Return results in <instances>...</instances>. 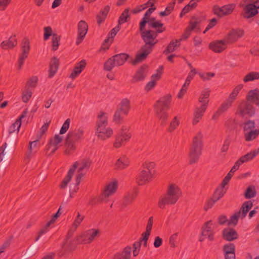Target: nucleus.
I'll list each match as a JSON object with an SVG mask.
<instances>
[{
    "label": "nucleus",
    "mask_w": 259,
    "mask_h": 259,
    "mask_svg": "<svg viewBox=\"0 0 259 259\" xmlns=\"http://www.w3.org/2000/svg\"><path fill=\"white\" fill-rule=\"evenodd\" d=\"M146 26H139V32L145 44L140 48L132 63L136 65L144 61L152 51L154 46L158 42L156 39L159 33L163 32V30L145 29Z\"/></svg>",
    "instance_id": "1"
},
{
    "label": "nucleus",
    "mask_w": 259,
    "mask_h": 259,
    "mask_svg": "<svg viewBox=\"0 0 259 259\" xmlns=\"http://www.w3.org/2000/svg\"><path fill=\"white\" fill-rule=\"evenodd\" d=\"M28 110L23 111L20 117L9 128V135L7 138V142H5L0 147V162L7 159L12 151V147L14 142H17V136L21 125V120L26 117Z\"/></svg>",
    "instance_id": "2"
},
{
    "label": "nucleus",
    "mask_w": 259,
    "mask_h": 259,
    "mask_svg": "<svg viewBox=\"0 0 259 259\" xmlns=\"http://www.w3.org/2000/svg\"><path fill=\"white\" fill-rule=\"evenodd\" d=\"M171 101V96L167 94L160 98L154 105L156 117L161 126H165L167 124L168 118L167 111L170 109Z\"/></svg>",
    "instance_id": "3"
},
{
    "label": "nucleus",
    "mask_w": 259,
    "mask_h": 259,
    "mask_svg": "<svg viewBox=\"0 0 259 259\" xmlns=\"http://www.w3.org/2000/svg\"><path fill=\"white\" fill-rule=\"evenodd\" d=\"M182 195L179 187L175 184H170L166 192L161 196L158 200L157 205L160 209H163L165 206L176 204Z\"/></svg>",
    "instance_id": "4"
},
{
    "label": "nucleus",
    "mask_w": 259,
    "mask_h": 259,
    "mask_svg": "<svg viewBox=\"0 0 259 259\" xmlns=\"http://www.w3.org/2000/svg\"><path fill=\"white\" fill-rule=\"evenodd\" d=\"M202 139L203 135L201 132L198 133L193 138L188 154L190 164H193L198 162L202 155L203 147Z\"/></svg>",
    "instance_id": "5"
},
{
    "label": "nucleus",
    "mask_w": 259,
    "mask_h": 259,
    "mask_svg": "<svg viewBox=\"0 0 259 259\" xmlns=\"http://www.w3.org/2000/svg\"><path fill=\"white\" fill-rule=\"evenodd\" d=\"M105 113L103 111L100 112L98 115L99 120L96 122V128L95 135L97 136L99 140L102 141L106 140L110 138L113 134L112 129L109 127H107L108 125V121L106 117L104 116Z\"/></svg>",
    "instance_id": "6"
},
{
    "label": "nucleus",
    "mask_w": 259,
    "mask_h": 259,
    "mask_svg": "<svg viewBox=\"0 0 259 259\" xmlns=\"http://www.w3.org/2000/svg\"><path fill=\"white\" fill-rule=\"evenodd\" d=\"M84 134L82 128H78L75 131H69L65 140V146L66 149L65 153L70 154L76 149L75 142L81 139Z\"/></svg>",
    "instance_id": "7"
},
{
    "label": "nucleus",
    "mask_w": 259,
    "mask_h": 259,
    "mask_svg": "<svg viewBox=\"0 0 259 259\" xmlns=\"http://www.w3.org/2000/svg\"><path fill=\"white\" fill-rule=\"evenodd\" d=\"M154 165L155 164L153 162H145L143 163V169L140 172L137 179L139 185H143L151 180L152 170L154 168Z\"/></svg>",
    "instance_id": "8"
},
{
    "label": "nucleus",
    "mask_w": 259,
    "mask_h": 259,
    "mask_svg": "<svg viewBox=\"0 0 259 259\" xmlns=\"http://www.w3.org/2000/svg\"><path fill=\"white\" fill-rule=\"evenodd\" d=\"M129 57L130 55L126 53L115 55L105 62L104 69L106 71H110L114 66L122 65Z\"/></svg>",
    "instance_id": "9"
},
{
    "label": "nucleus",
    "mask_w": 259,
    "mask_h": 259,
    "mask_svg": "<svg viewBox=\"0 0 259 259\" xmlns=\"http://www.w3.org/2000/svg\"><path fill=\"white\" fill-rule=\"evenodd\" d=\"M117 182L114 181L107 185L103 193L98 198H93L89 202L88 205H94L98 203L106 201V198L115 192L117 189Z\"/></svg>",
    "instance_id": "10"
},
{
    "label": "nucleus",
    "mask_w": 259,
    "mask_h": 259,
    "mask_svg": "<svg viewBox=\"0 0 259 259\" xmlns=\"http://www.w3.org/2000/svg\"><path fill=\"white\" fill-rule=\"evenodd\" d=\"M131 136L132 135L129 132V127L126 126H122L121 130L115 136L114 147L118 148L125 145L130 140Z\"/></svg>",
    "instance_id": "11"
},
{
    "label": "nucleus",
    "mask_w": 259,
    "mask_h": 259,
    "mask_svg": "<svg viewBox=\"0 0 259 259\" xmlns=\"http://www.w3.org/2000/svg\"><path fill=\"white\" fill-rule=\"evenodd\" d=\"M21 47L22 49V53L18 58V70H20L21 69L25 60L28 57L29 53L30 47V41L28 37H25L22 39L21 44Z\"/></svg>",
    "instance_id": "12"
},
{
    "label": "nucleus",
    "mask_w": 259,
    "mask_h": 259,
    "mask_svg": "<svg viewBox=\"0 0 259 259\" xmlns=\"http://www.w3.org/2000/svg\"><path fill=\"white\" fill-rule=\"evenodd\" d=\"M235 7L236 5L234 4H229L221 7L218 5H214L213 6L212 11L214 14L219 17H222L231 14L235 9Z\"/></svg>",
    "instance_id": "13"
},
{
    "label": "nucleus",
    "mask_w": 259,
    "mask_h": 259,
    "mask_svg": "<svg viewBox=\"0 0 259 259\" xmlns=\"http://www.w3.org/2000/svg\"><path fill=\"white\" fill-rule=\"evenodd\" d=\"M239 7L243 8L241 15L245 19L252 18L258 13V11L256 9L254 4L249 3L245 5L240 3L239 4Z\"/></svg>",
    "instance_id": "14"
},
{
    "label": "nucleus",
    "mask_w": 259,
    "mask_h": 259,
    "mask_svg": "<svg viewBox=\"0 0 259 259\" xmlns=\"http://www.w3.org/2000/svg\"><path fill=\"white\" fill-rule=\"evenodd\" d=\"M239 114L242 117L247 116L251 117L255 113V109L249 102H243L239 106Z\"/></svg>",
    "instance_id": "15"
},
{
    "label": "nucleus",
    "mask_w": 259,
    "mask_h": 259,
    "mask_svg": "<svg viewBox=\"0 0 259 259\" xmlns=\"http://www.w3.org/2000/svg\"><path fill=\"white\" fill-rule=\"evenodd\" d=\"M148 68L147 65L143 64L138 68L131 80V83H136L144 80L147 75Z\"/></svg>",
    "instance_id": "16"
},
{
    "label": "nucleus",
    "mask_w": 259,
    "mask_h": 259,
    "mask_svg": "<svg viewBox=\"0 0 259 259\" xmlns=\"http://www.w3.org/2000/svg\"><path fill=\"white\" fill-rule=\"evenodd\" d=\"M244 30L241 29H233L229 31L225 37V41L228 44H233L243 36Z\"/></svg>",
    "instance_id": "17"
},
{
    "label": "nucleus",
    "mask_w": 259,
    "mask_h": 259,
    "mask_svg": "<svg viewBox=\"0 0 259 259\" xmlns=\"http://www.w3.org/2000/svg\"><path fill=\"white\" fill-rule=\"evenodd\" d=\"M259 154V147L256 149L251 151L250 152L247 153L245 155L242 156L235 163L234 168L233 169H238L241 163L250 161L252 160L255 157Z\"/></svg>",
    "instance_id": "18"
},
{
    "label": "nucleus",
    "mask_w": 259,
    "mask_h": 259,
    "mask_svg": "<svg viewBox=\"0 0 259 259\" xmlns=\"http://www.w3.org/2000/svg\"><path fill=\"white\" fill-rule=\"evenodd\" d=\"M227 42L225 39L216 40L211 42L209 44V48L215 53H221L227 48Z\"/></svg>",
    "instance_id": "19"
},
{
    "label": "nucleus",
    "mask_w": 259,
    "mask_h": 259,
    "mask_svg": "<svg viewBox=\"0 0 259 259\" xmlns=\"http://www.w3.org/2000/svg\"><path fill=\"white\" fill-rule=\"evenodd\" d=\"M212 225V221H209L205 222L201 228V235L207 236L210 241H213L214 240V233L211 227Z\"/></svg>",
    "instance_id": "20"
},
{
    "label": "nucleus",
    "mask_w": 259,
    "mask_h": 259,
    "mask_svg": "<svg viewBox=\"0 0 259 259\" xmlns=\"http://www.w3.org/2000/svg\"><path fill=\"white\" fill-rule=\"evenodd\" d=\"M246 101L259 106V89L256 88L249 91L246 97Z\"/></svg>",
    "instance_id": "21"
},
{
    "label": "nucleus",
    "mask_w": 259,
    "mask_h": 259,
    "mask_svg": "<svg viewBox=\"0 0 259 259\" xmlns=\"http://www.w3.org/2000/svg\"><path fill=\"white\" fill-rule=\"evenodd\" d=\"M225 259H235V246L233 243H228L223 247Z\"/></svg>",
    "instance_id": "22"
},
{
    "label": "nucleus",
    "mask_w": 259,
    "mask_h": 259,
    "mask_svg": "<svg viewBox=\"0 0 259 259\" xmlns=\"http://www.w3.org/2000/svg\"><path fill=\"white\" fill-rule=\"evenodd\" d=\"M222 237L226 241H232L238 238V234L235 229L228 228L222 231Z\"/></svg>",
    "instance_id": "23"
},
{
    "label": "nucleus",
    "mask_w": 259,
    "mask_h": 259,
    "mask_svg": "<svg viewBox=\"0 0 259 259\" xmlns=\"http://www.w3.org/2000/svg\"><path fill=\"white\" fill-rule=\"evenodd\" d=\"M99 233V230L96 229H91L84 232L81 236L82 238V243L84 244L90 243L92 242L95 237Z\"/></svg>",
    "instance_id": "24"
},
{
    "label": "nucleus",
    "mask_w": 259,
    "mask_h": 259,
    "mask_svg": "<svg viewBox=\"0 0 259 259\" xmlns=\"http://www.w3.org/2000/svg\"><path fill=\"white\" fill-rule=\"evenodd\" d=\"M59 66V59L56 56H54L51 60L48 77L49 78L53 77L56 73Z\"/></svg>",
    "instance_id": "25"
},
{
    "label": "nucleus",
    "mask_w": 259,
    "mask_h": 259,
    "mask_svg": "<svg viewBox=\"0 0 259 259\" xmlns=\"http://www.w3.org/2000/svg\"><path fill=\"white\" fill-rule=\"evenodd\" d=\"M110 10V7L109 5H106L96 15V17L98 25H100L105 21Z\"/></svg>",
    "instance_id": "26"
},
{
    "label": "nucleus",
    "mask_w": 259,
    "mask_h": 259,
    "mask_svg": "<svg viewBox=\"0 0 259 259\" xmlns=\"http://www.w3.org/2000/svg\"><path fill=\"white\" fill-rule=\"evenodd\" d=\"M147 20L148 22L147 23L148 24V27L149 28L155 30H163V31L166 30V28L164 26L163 24L161 23L159 21H156L154 17L149 18Z\"/></svg>",
    "instance_id": "27"
},
{
    "label": "nucleus",
    "mask_w": 259,
    "mask_h": 259,
    "mask_svg": "<svg viewBox=\"0 0 259 259\" xmlns=\"http://www.w3.org/2000/svg\"><path fill=\"white\" fill-rule=\"evenodd\" d=\"M130 108V100L127 98H124L121 100L116 110L122 112L124 115H126L128 113Z\"/></svg>",
    "instance_id": "28"
},
{
    "label": "nucleus",
    "mask_w": 259,
    "mask_h": 259,
    "mask_svg": "<svg viewBox=\"0 0 259 259\" xmlns=\"http://www.w3.org/2000/svg\"><path fill=\"white\" fill-rule=\"evenodd\" d=\"M130 164L128 158L123 155L121 156L115 162L114 168L116 170H122L127 167Z\"/></svg>",
    "instance_id": "29"
},
{
    "label": "nucleus",
    "mask_w": 259,
    "mask_h": 259,
    "mask_svg": "<svg viewBox=\"0 0 259 259\" xmlns=\"http://www.w3.org/2000/svg\"><path fill=\"white\" fill-rule=\"evenodd\" d=\"M17 45V40L16 38V35L11 36L8 40L3 41L1 47L3 49H11Z\"/></svg>",
    "instance_id": "30"
},
{
    "label": "nucleus",
    "mask_w": 259,
    "mask_h": 259,
    "mask_svg": "<svg viewBox=\"0 0 259 259\" xmlns=\"http://www.w3.org/2000/svg\"><path fill=\"white\" fill-rule=\"evenodd\" d=\"M206 108L207 107H205V105H201L200 107L196 108L194 112V118L192 122L193 125H195L199 122Z\"/></svg>",
    "instance_id": "31"
},
{
    "label": "nucleus",
    "mask_w": 259,
    "mask_h": 259,
    "mask_svg": "<svg viewBox=\"0 0 259 259\" xmlns=\"http://www.w3.org/2000/svg\"><path fill=\"white\" fill-rule=\"evenodd\" d=\"M253 206V203L250 200L246 201L243 202L242 204L240 210L238 211H240L241 218H244L247 212L250 210Z\"/></svg>",
    "instance_id": "32"
},
{
    "label": "nucleus",
    "mask_w": 259,
    "mask_h": 259,
    "mask_svg": "<svg viewBox=\"0 0 259 259\" xmlns=\"http://www.w3.org/2000/svg\"><path fill=\"white\" fill-rule=\"evenodd\" d=\"M131 251L132 248L130 246H126L121 253L115 254L113 257V259H130Z\"/></svg>",
    "instance_id": "33"
},
{
    "label": "nucleus",
    "mask_w": 259,
    "mask_h": 259,
    "mask_svg": "<svg viewBox=\"0 0 259 259\" xmlns=\"http://www.w3.org/2000/svg\"><path fill=\"white\" fill-rule=\"evenodd\" d=\"M210 90L208 88L205 89L203 90L199 98V102L202 103V105H205V107H207L209 102V97L210 96Z\"/></svg>",
    "instance_id": "34"
},
{
    "label": "nucleus",
    "mask_w": 259,
    "mask_h": 259,
    "mask_svg": "<svg viewBox=\"0 0 259 259\" xmlns=\"http://www.w3.org/2000/svg\"><path fill=\"white\" fill-rule=\"evenodd\" d=\"M259 136V128H255L244 133V139L247 142L256 139Z\"/></svg>",
    "instance_id": "35"
},
{
    "label": "nucleus",
    "mask_w": 259,
    "mask_h": 259,
    "mask_svg": "<svg viewBox=\"0 0 259 259\" xmlns=\"http://www.w3.org/2000/svg\"><path fill=\"white\" fill-rule=\"evenodd\" d=\"M137 196V193L136 192L128 193L126 195L123 200L122 208H125L127 205L132 204L134 200L136 199Z\"/></svg>",
    "instance_id": "36"
},
{
    "label": "nucleus",
    "mask_w": 259,
    "mask_h": 259,
    "mask_svg": "<svg viewBox=\"0 0 259 259\" xmlns=\"http://www.w3.org/2000/svg\"><path fill=\"white\" fill-rule=\"evenodd\" d=\"M88 30V25L83 20H81L78 24V34L85 36Z\"/></svg>",
    "instance_id": "37"
},
{
    "label": "nucleus",
    "mask_w": 259,
    "mask_h": 259,
    "mask_svg": "<svg viewBox=\"0 0 259 259\" xmlns=\"http://www.w3.org/2000/svg\"><path fill=\"white\" fill-rule=\"evenodd\" d=\"M130 8L125 9L121 13L118 19V25H121L127 22L130 19V15L129 14Z\"/></svg>",
    "instance_id": "38"
},
{
    "label": "nucleus",
    "mask_w": 259,
    "mask_h": 259,
    "mask_svg": "<svg viewBox=\"0 0 259 259\" xmlns=\"http://www.w3.org/2000/svg\"><path fill=\"white\" fill-rule=\"evenodd\" d=\"M155 10L156 8H150L147 10L144 14V17L142 19L139 23V26H146L147 23L148 22L147 20L149 18L152 12Z\"/></svg>",
    "instance_id": "39"
},
{
    "label": "nucleus",
    "mask_w": 259,
    "mask_h": 259,
    "mask_svg": "<svg viewBox=\"0 0 259 259\" xmlns=\"http://www.w3.org/2000/svg\"><path fill=\"white\" fill-rule=\"evenodd\" d=\"M259 79V72H250L247 74L243 78L245 82L253 81Z\"/></svg>",
    "instance_id": "40"
},
{
    "label": "nucleus",
    "mask_w": 259,
    "mask_h": 259,
    "mask_svg": "<svg viewBox=\"0 0 259 259\" xmlns=\"http://www.w3.org/2000/svg\"><path fill=\"white\" fill-rule=\"evenodd\" d=\"M256 192L254 186H250L247 188L244 192V196L246 199H250L256 195Z\"/></svg>",
    "instance_id": "41"
},
{
    "label": "nucleus",
    "mask_w": 259,
    "mask_h": 259,
    "mask_svg": "<svg viewBox=\"0 0 259 259\" xmlns=\"http://www.w3.org/2000/svg\"><path fill=\"white\" fill-rule=\"evenodd\" d=\"M77 166L78 162L76 161L72 165V167L69 169L67 176L64 178V179L63 180L69 183V182L71 181L73 173L76 168L77 167Z\"/></svg>",
    "instance_id": "42"
},
{
    "label": "nucleus",
    "mask_w": 259,
    "mask_h": 259,
    "mask_svg": "<svg viewBox=\"0 0 259 259\" xmlns=\"http://www.w3.org/2000/svg\"><path fill=\"white\" fill-rule=\"evenodd\" d=\"M92 161L89 159H84L79 164L78 163V166L79 167L78 169V172L82 171L84 169H89L91 165Z\"/></svg>",
    "instance_id": "43"
},
{
    "label": "nucleus",
    "mask_w": 259,
    "mask_h": 259,
    "mask_svg": "<svg viewBox=\"0 0 259 259\" xmlns=\"http://www.w3.org/2000/svg\"><path fill=\"white\" fill-rule=\"evenodd\" d=\"M180 45V43H179V41H177V39L175 41H171L168 45L164 51L163 53L167 55L169 53L173 52L175 50V48L177 46H179Z\"/></svg>",
    "instance_id": "44"
},
{
    "label": "nucleus",
    "mask_w": 259,
    "mask_h": 259,
    "mask_svg": "<svg viewBox=\"0 0 259 259\" xmlns=\"http://www.w3.org/2000/svg\"><path fill=\"white\" fill-rule=\"evenodd\" d=\"M224 187L218 188L215 189L211 198L216 202L220 199L225 194V192L224 191Z\"/></svg>",
    "instance_id": "45"
},
{
    "label": "nucleus",
    "mask_w": 259,
    "mask_h": 259,
    "mask_svg": "<svg viewBox=\"0 0 259 259\" xmlns=\"http://www.w3.org/2000/svg\"><path fill=\"white\" fill-rule=\"evenodd\" d=\"M61 36L57 33H54L52 37V50L55 51L58 50L60 45Z\"/></svg>",
    "instance_id": "46"
},
{
    "label": "nucleus",
    "mask_w": 259,
    "mask_h": 259,
    "mask_svg": "<svg viewBox=\"0 0 259 259\" xmlns=\"http://www.w3.org/2000/svg\"><path fill=\"white\" fill-rule=\"evenodd\" d=\"M243 88V84H240L238 85H237L233 90L232 93L230 94V96L228 99H229L231 102H233L237 95L238 94L239 91L242 89Z\"/></svg>",
    "instance_id": "47"
},
{
    "label": "nucleus",
    "mask_w": 259,
    "mask_h": 259,
    "mask_svg": "<svg viewBox=\"0 0 259 259\" xmlns=\"http://www.w3.org/2000/svg\"><path fill=\"white\" fill-rule=\"evenodd\" d=\"M241 218L240 211H237L232 215L228 221V225L229 226L233 225L235 226L238 222V219Z\"/></svg>",
    "instance_id": "48"
},
{
    "label": "nucleus",
    "mask_w": 259,
    "mask_h": 259,
    "mask_svg": "<svg viewBox=\"0 0 259 259\" xmlns=\"http://www.w3.org/2000/svg\"><path fill=\"white\" fill-rule=\"evenodd\" d=\"M243 129L244 133L254 130L255 127V122L254 120H248L243 123Z\"/></svg>",
    "instance_id": "49"
},
{
    "label": "nucleus",
    "mask_w": 259,
    "mask_h": 259,
    "mask_svg": "<svg viewBox=\"0 0 259 259\" xmlns=\"http://www.w3.org/2000/svg\"><path fill=\"white\" fill-rule=\"evenodd\" d=\"M180 124V121L177 116H175L169 123L167 131L169 133L172 132Z\"/></svg>",
    "instance_id": "50"
},
{
    "label": "nucleus",
    "mask_w": 259,
    "mask_h": 259,
    "mask_svg": "<svg viewBox=\"0 0 259 259\" xmlns=\"http://www.w3.org/2000/svg\"><path fill=\"white\" fill-rule=\"evenodd\" d=\"M32 95V92L29 89L25 88L22 93V100L24 103H27Z\"/></svg>",
    "instance_id": "51"
},
{
    "label": "nucleus",
    "mask_w": 259,
    "mask_h": 259,
    "mask_svg": "<svg viewBox=\"0 0 259 259\" xmlns=\"http://www.w3.org/2000/svg\"><path fill=\"white\" fill-rule=\"evenodd\" d=\"M225 126L230 131L237 127V121L235 119H229L225 122Z\"/></svg>",
    "instance_id": "52"
},
{
    "label": "nucleus",
    "mask_w": 259,
    "mask_h": 259,
    "mask_svg": "<svg viewBox=\"0 0 259 259\" xmlns=\"http://www.w3.org/2000/svg\"><path fill=\"white\" fill-rule=\"evenodd\" d=\"M37 81L38 78L37 76H32L27 80L25 88L29 89L30 87L35 88L37 86Z\"/></svg>",
    "instance_id": "53"
},
{
    "label": "nucleus",
    "mask_w": 259,
    "mask_h": 259,
    "mask_svg": "<svg viewBox=\"0 0 259 259\" xmlns=\"http://www.w3.org/2000/svg\"><path fill=\"white\" fill-rule=\"evenodd\" d=\"M234 166L232 167L230 171L228 173V174L226 175V176L224 178L222 182L221 185L222 186V187H224L230 181V179L232 177V174H233L237 169H234Z\"/></svg>",
    "instance_id": "54"
},
{
    "label": "nucleus",
    "mask_w": 259,
    "mask_h": 259,
    "mask_svg": "<svg viewBox=\"0 0 259 259\" xmlns=\"http://www.w3.org/2000/svg\"><path fill=\"white\" fill-rule=\"evenodd\" d=\"M198 18L196 16L192 17L191 20L189 22V25L187 28H189L191 31L194 30L196 26L200 23V21H198Z\"/></svg>",
    "instance_id": "55"
},
{
    "label": "nucleus",
    "mask_w": 259,
    "mask_h": 259,
    "mask_svg": "<svg viewBox=\"0 0 259 259\" xmlns=\"http://www.w3.org/2000/svg\"><path fill=\"white\" fill-rule=\"evenodd\" d=\"M87 65L86 61L84 59L81 60L79 63H77L73 69L77 71H79V72H81L85 68Z\"/></svg>",
    "instance_id": "56"
},
{
    "label": "nucleus",
    "mask_w": 259,
    "mask_h": 259,
    "mask_svg": "<svg viewBox=\"0 0 259 259\" xmlns=\"http://www.w3.org/2000/svg\"><path fill=\"white\" fill-rule=\"evenodd\" d=\"M123 115L122 112L116 110L113 116V121L118 124L121 123L123 118Z\"/></svg>",
    "instance_id": "57"
},
{
    "label": "nucleus",
    "mask_w": 259,
    "mask_h": 259,
    "mask_svg": "<svg viewBox=\"0 0 259 259\" xmlns=\"http://www.w3.org/2000/svg\"><path fill=\"white\" fill-rule=\"evenodd\" d=\"M63 207L62 206V204H61V205L60 206V207H59V209H58V211H57V212H56V213H55V214L53 215V217H52V218L51 220L49 222H48V225H51V224H54V223L55 222V221H56V220H57V219H58V218L60 216V215L61 214V213H62L61 209H62V208Z\"/></svg>",
    "instance_id": "58"
},
{
    "label": "nucleus",
    "mask_w": 259,
    "mask_h": 259,
    "mask_svg": "<svg viewBox=\"0 0 259 259\" xmlns=\"http://www.w3.org/2000/svg\"><path fill=\"white\" fill-rule=\"evenodd\" d=\"M63 140V137L58 135H55L54 138L50 140L49 142L53 146H58V145Z\"/></svg>",
    "instance_id": "59"
},
{
    "label": "nucleus",
    "mask_w": 259,
    "mask_h": 259,
    "mask_svg": "<svg viewBox=\"0 0 259 259\" xmlns=\"http://www.w3.org/2000/svg\"><path fill=\"white\" fill-rule=\"evenodd\" d=\"M198 75L202 78L203 81L209 80L211 78L215 76V73L213 72H207L206 73H202L199 72Z\"/></svg>",
    "instance_id": "60"
},
{
    "label": "nucleus",
    "mask_w": 259,
    "mask_h": 259,
    "mask_svg": "<svg viewBox=\"0 0 259 259\" xmlns=\"http://www.w3.org/2000/svg\"><path fill=\"white\" fill-rule=\"evenodd\" d=\"M70 123V119L69 118L67 119L63 125L62 126L60 130V134L63 135L65 134L69 129Z\"/></svg>",
    "instance_id": "61"
},
{
    "label": "nucleus",
    "mask_w": 259,
    "mask_h": 259,
    "mask_svg": "<svg viewBox=\"0 0 259 259\" xmlns=\"http://www.w3.org/2000/svg\"><path fill=\"white\" fill-rule=\"evenodd\" d=\"M113 39L110 38L108 36V37L105 39L102 45L101 49L106 51L109 48L110 45L112 43Z\"/></svg>",
    "instance_id": "62"
},
{
    "label": "nucleus",
    "mask_w": 259,
    "mask_h": 259,
    "mask_svg": "<svg viewBox=\"0 0 259 259\" xmlns=\"http://www.w3.org/2000/svg\"><path fill=\"white\" fill-rule=\"evenodd\" d=\"M233 102L230 101L229 99H227V101L223 103L219 109L222 112H224L226 111L228 109L231 107L232 103Z\"/></svg>",
    "instance_id": "63"
},
{
    "label": "nucleus",
    "mask_w": 259,
    "mask_h": 259,
    "mask_svg": "<svg viewBox=\"0 0 259 259\" xmlns=\"http://www.w3.org/2000/svg\"><path fill=\"white\" fill-rule=\"evenodd\" d=\"M54 33H52V29L50 26H47L44 28V39L45 40H48L49 37Z\"/></svg>",
    "instance_id": "64"
}]
</instances>
